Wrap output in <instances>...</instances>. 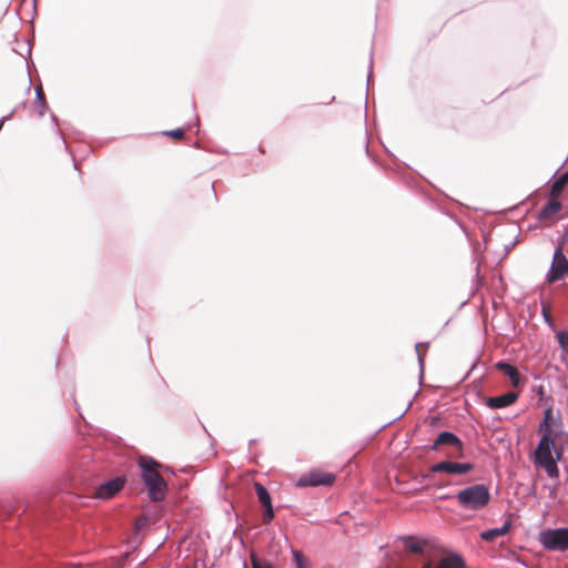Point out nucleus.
Segmentation results:
<instances>
[{"mask_svg":"<svg viewBox=\"0 0 568 568\" xmlns=\"http://www.w3.org/2000/svg\"><path fill=\"white\" fill-rule=\"evenodd\" d=\"M139 466L143 484L148 488V496L152 501H162L165 498L168 486L158 471L160 464L151 457H140Z\"/></svg>","mask_w":568,"mask_h":568,"instance_id":"obj_1","label":"nucleus"},{"mask_svg":"<svg viewBox=\"0 0 568 568\" xmlns=\"http://www.w3.org/2000/svg\"><path fill=\"white\" fill-rule=\"evenodd\" d=\"M555 443L552 437L548 434L541 436L535 449V464L545 469L550 478H556L559 475L557 462L560 459V453L556 452V457L552 456Z\"/></svg>","mask_w":568,"mask_h":568,"instance_id":"obj_2","label":"nucleus"},{"mask_svg":"<svg viewBox=\"0 0 568 568\" xmlns=\"http://www.w3.org/2000/svg\"><path fill=\"white\" fill-rule=\"evenodd\" d=\"M458 505L465 510L484 509L490 501V491L484 484H475L459 490L456 495Z\"/></svg>","mask_w":568,"mask_h":568,"instance_id":"obj_3","label":"nucleus"},{"mask_svg":"<svg viewBox=\"0 0 568 568\" xmlns=\"http://www.w3.org/2000/svg\"><path fill=\"white\" fill-rule=\"evenodd\" d=\"M539 542L550 551H566L568 549V528L545 529L539 534Z\"/></svg>","mask_w":568,"mask_h":568,"instance_id":"obj_4","label":"nucleus"},{"mask_svg":"<svg viewBox=\"0 0 568 568\" xmlns=\"http://www.w3.org/2000/svg\"><path fill=\"white\" fill-rule=\"evenodd\" d=\"M474 469L470 463H455L449 460H442L430 466L429 473L425 475L427 480H433L435 474L446 473L453 475H464Z\"/></svg>","mask_w":568,"mask_h":568,"instance_id":"obj_5","label":"nucleus"},{"mask_svg":"<svg viewBox=\"0 0 568 568\" xmlns=\"http://www.w3.org/2000/svg\"><path fill=\"white\" fill-rule=\"evenodd\" d=\"M567 270H568V260H567L566 255L564 254L562 248L557 247L554 252L551 267L546 276L547 282L554 283V282L559 281L560 278H562L566 275Z\"/></svg>","mask_w":568,"mask_h":568,"instance_id":"obj_6","label":"nucleus"},{"mask_svg":"<svg viewBox=\"0 0 568 568\" xmlns=\"http://www.w3.org/2000/svg\"><path fill=\"white\" fill-rule=\"evenodd\" d=\"M335 476L331 473L321 470H313L305 476H302L297 485L302 487H316V486H329L334 483Z\"/></svg>","mask_w":568,"mask_h":568,"instance_id":"obj_7","label":"nucleus"},{"mask_svg":"<svg viewBox=\"0 0 568 568\" xmlns=\"http://www.w3.org/2000/svg\"><path fill=\"white\" fill-rule=\"evenodd\" d=\"M420 568H465V561L460 555L450 552L437 561L427 560Z\"/></svg>","mask_w":568,"mask_h":568,"instance_id":"obj_8","label":"nucleus"},{"mask_svg":"<svg viewBox=\"0 0 568 568\" xmlns=\"http://www.w3.org/2000/svg\"><path fill=\"white\" fill-rule=\"evenodd\" d=\"M124 483L125 480L121 477L106 480L98 487L95 491V497L99 499L111 498L123 488Z\"/></svg>","mask_w":568,"mask_h":568,"instance_id":"obj_9","label":"nucleus"},{"mask_svg":"<svg viewBox=\"0 0 568 568\" xmlns=\"http://www.w3.org/2000/svg\"><path fill=\"white\" fill-rule=\"evenodd\" d=\"M518 398L516 392H506L499 396L488 397L486 399V406L491 409L505 408L513 405Z\"/></svg>","mask_w":568,"mask_h":568,"instance_id":"obj_10","label":"nucleus"},{"mask_svg":"<svg viewBox=\"0 0 568 568\" xmlns=\"http://www.w3.org/2000/svg\"><path fill=\"white\" fill-rule=\"evenodd\" d=\"M440 445L453 446V447L458 448L459 450H462V448H463L462 440L454 433L448 432V430H444L438 434L436 440L430 446V449L436 450V449H438V447Z\"/></svg>","mask_w":568,"mask_h":568,"instance_id":"obj_11","label":"nucleus"},{"mask_svg":"<svg viewBox=\"0 0 568 568\" xmlns=\"http://www.w3.org/2000/svg\"><path fill=\"white\" fill-rule=\"evenodd\" d=\"M561 210V203L557 197H552L549 202L540 210L537 217L539 221L555 220L559 211Z\"/></svg>","mask_w":568,"mask_h":568,"instance_id":"obj_12","label":"nucleus"},{"mask_svg":"<svg viewBox=\"0 0 568 568\" xmlns=\"http://www.w3.org/2000/svg\"><path fill=\"white\" fill-rule=\"evenodd\" d=\"M495 367L504 373L509 379L514 387H518L521 383V375L516 366L507 363V362H498L496 363Z\"/></svg>","mask_w":568,"mask_h":568,"instance_id":"obj_13","label":"nucleus"},{"mask_svg":"<svg viewBox=\"0 0 568 568\" xmlns=\"http://www.w3.org/2000/svg\"><path fill=\"white\" fill-rule=\"evenodd\" d=\"M510 529V521L506 520L501 527L491 528L480 532V538L485 541H494L497 537L504 536Z\"/></svg>","mask_w":568,"mask_h":568,"instance_id":"obj_14","label":"nucleus"},{"mask_svg":"<svg viewBox=\"0 0 568 568\" xmlns=\"http://www.w3.org/2000/svg\"><path fill=\"white\" fill-rule=\"evenodd\" d=\"M568 184V171L561 174L551 185L550 196L557 197Z\"/></svg>","mask_w":568,"mask_h":568,"instance_id":"obj_15","label":"nucleus"},{"mask_svg":"<svg viewBox=\"0 0 568 568\" xmlns=\"http://www.w3.org/2000/svg\"><path fill=\"white\" fill-rule=\"evenodd\" d=\"M254 487L256 490L258 501L261 503L262 507L272 505V499H271V496H270V493L267 491V489L260 483H255Z\"/></svg>","mask_w":568,"mask_h":568,"instance_id":"obj_16","label":"nucleus"},{"mask_svg":"<svg viewBox=\"0 0 568 568\" xmlns=\"http://www.w3.org/2000/svg\"><path fill=\"white\" fill-rule=\"evenodd\" d=\"M405 548L413 554H423L424 547L420 542L413 540L410 536L402 537Z\"/></svg>","mask_w":568,"mask_h":568,"instance_id":"obj_17","label":"nucleus"},{"mask_svg":"<svg viewBox=\"0 0 568 568\" xmlns=\"http://www.w3.org/2000/svg\"><path fill=\"white\" fill-rule=\"evenodd\" d=\"M292 556L295 562V568H310L308 561L305 559L302 551L293 549Z\"/></svg>","mask_w":568,"mask_h":568,"instance_id":"obj_18","label":"nucleus"},{"mask_svg":"<svg viewBox=\"0 0 568 568\" xmlns=\"http://www.w3.org/2000/svg\"><path fill=\"white\" fill-rule=\"evenodd\" d=\"M538 432L541 434V436L545 435V434H548L549 437H552L551 436L552 428H551V425L549 423V415H548V413L544 417L542 422L539 424Z\"/></svg>","mask_w":568,"mask_h":568,"instance_id":"obj_19","label":"nucleus"},{"mask_svg":"<svg viewBox=\"0 0 568 568\" xmlns=\"http://www.w3.org/2000/svg\"><path fill=\"white\" fill-rule=\"evenodd\" d=\"M427 344L426 343H417L415 345V351H416V354H417V359H418V364H419V369H420V379L423 378V374H424V358H423V355L420 354L419 352V347L420 346H426Z\"/></svg>","mask_w":568,"mask_h":568,"instance_id":"obj_20","label":"nucleus"},{"mask_svg":"<svg viewBox=\"0 0 568 568\" xmlns=\"http://www.w3.org/2000/svg\"><path fill=\"white\" fill-rule=\"evenodd\" d=\"M252 568H274L268 561H261L255 556H251Z\"/></svg>","mask_w":568,"mask_h":568,"instance_id":"obj_21","label":"nucleus"},{"mask_svg":"<svg viewBox=\"0 0 568 568\" xmlns=\"http://www.w3.org/2000/svg\"><path fill=\"white\" fill-rule=\"evenodd\" d=\"M263 508H264L263 520L265 524H268L273 520V518L275 516L273 505H268Z\"/></svg>","mask_w":568,"mask_h":568,"instance_id":"obj_22","label":"nucleus"},{"mask_svg":"<svg viewBox=\"0 0 568 568\" xmlns=\"http://www.w3.org/2000/svg\"><path fill=\"white\" fill-rule=\"evenodd\" d=\"M557 339L561 348L568 347V331H561L557 333Z\"/></svg>","mask_w":568,"mask_h":568,"instance_id":"obj_23","label":"nucleus"},{"mask_svg":"<svg viewBox=\"0 0 568 568\" xmlns=\"http://www.w3.org/2000/svg\"><path fill=\"white\" fill-rule=\"evenodd\" d=\"M36 100L37 102H42L43 105H45V98L41 85L36 88Z\"/></svg>","mask_w":568,"mask_h":568,"instance_id":"obj_24","label":"nucleus"},{"mask_svg":"<svg viewBox=\"0 0 568 568\" xmlns=\"http://www.w3.org/2000/svg\"><path fill=\"white\" fill-rule=\"evenodd\" d=\"M165 135L172 136V138H182L183 136V130L182 129H174L170 131L164 132Z\"/></svg>","mask_w":568,"mask_h":568,"instance_id":"obj_25","label":"nucleus"},{"mask_svg":"<svg viewBox=\"0 0 568 568\" xmlns=\"http://www.w3.org/2000/svg\"><path fill=\"white\" fill-rule=\"evenodd\" d=\"M38 103H39V108H40V110H39V114H40L41 116H43V115H44V109H45L47 104H45V105H43V103H42V102H38Z\"/></svg>","mask_w":568,"mask_h":568,"instance_id":"obj_26","label":"nucleus"},{"mask_svg":"<svg viewBox=\"0 0 568 568\" xmlns=\"http://www.w3.org/2000/svg\"><path fill=\"white\" fill-rule=\"evenodd\" d=\"M542 314H544L545 321L547 323H551V317L545 310L542 311Z\"/></svg>","mask_w":568,"mask_h":568,"instance_id":"obj_27","label":"nucleus"},{"mask_svg":"<svg viewBox=\"0 0 568 568\" xmlns=\"http://www.w3.org/2000/svg\"><path fill=\"white\" fill-rule=\"evenodd\" d=\"M4 121H6V118L0 119V130L2 129Z\"/></svg>","mask_w":568,"mask_h":568,"instance_id":"obj_28","label":"nucleus"},{"mask_svg":"<svg viewBox=\"0 0 568 568\" xmlns=\"http://www.w3.org/2000/svg\"><path fill=\"white\" fill-rule=\"evenodd\" d=\"M409 406L410 404L407 406V408H405V410L399 415V417H402L406 412H408Z\"/></svg>","mask_w":568,"mask_h":568,"instance_id":"obj_29","label":"nucleus"},{"mask_svg":"<svg viewBox=\"0 0 568 568\" xmlns=\"http://www.w3.org/2000/svg\"><path fill=\"white\" fill-rule=\"evenodd\" d=\"M371 74H372V72L369 71V73L367 75V82H369V80H371Z\"/></svg>","mask_w":568,"mask_h":568,"instance_id":"obj_30","label":"nucleus"}]
</instances>
